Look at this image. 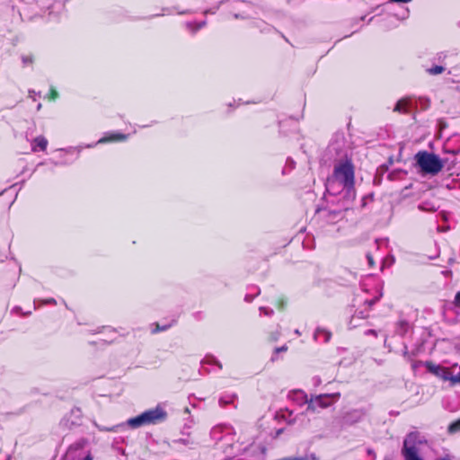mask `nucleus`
I'll return each mask as SVG.
<instances>
[{"label":"nucleus","instance_id":"3","mask_svg":"<svg viewBox=\"0 0 460 460\" xmlns=\"http://www.w3.org/2000/svg\"><path fill=\"white\" fill-rule=\"evenodd\" d=\"M415 161L421 172L424 174L436 175L441 172L444 167L442 160L434 153L428 151H419L415 155Z\"/></svg>","mask_w":460,"mask_h":460},{"label":"nucleus","instance_id":"12","mask_svg":"<svg viewBox=\"0 0 460 460\" xmlns=\"http://www.w3.org/2000/svg\"><path fill=\"white\" fill-rule=\"evenodd\" d=\"M58 97V93L54 87H50L49 94L47 96L49 101H56Z\"/></svg>","mask_w":460,"mask_h":460},{"label":"nucleus","instance_id":"11","mask_svg":"<svg viewBox=\"0 0 460 460\" xmlns=\"http://www.w3.org/2000/svg\"><path fill=\"white\" fill-rule=\"evenodd\" d=\"M317 334L323 337L324 342H329L332 336L331 332L325 330H318Z\"/></svg>","mask_w":460,"mask_h":460},{"label":"nucleus","instance_id":"18","mask_svg":"<svg viewBox=\"0 0 460 460\" xmlns=\"http://www.w3.org/2000/svg\"><path fill=\"white\" fill-rule=\"evenodd\" d=\"M84 460H93V456L91 455V453H89L84 458Z\"/></svg>","mask_w":460,"mask_h":460},{"label":"nucleus","instance_id":"6","mask_svg":"<svg viewBox=\"0 0 460 460\" xmlns=\"http://www.w3.org/2000/svg\"><path fill=\"white\" fill-rule=\"evenodd\" d=\"M128 138V136L119 132H111L105 134L98 140L99 144H106L111 142H124Z\"/></svg>","mask_w":460,"mask_h":460},{"label":"nucleus","instance_id":"8","mask_svg":"<svg viewBox=\"0 0 460 460\" xmlns=\"http://www.w3.org/2000/svg\"><path fill=\"white\" fill-rule=\"evenodd\" d=\"M409 104L410 102L407 99H401L395 104L394 111L406 114L409 112Z\"/></svg>","mask_w":460,"mask_h":460},{"label":"nucleus","instance_id":"9","mask_svg":"<svg viewBox=\"0 0 460 460\" xmlns=\"http://www.w3.org/2000/svg\"><path fill=\"white\" fill-rule=\"evenodd\" d=\"M460 432V418L453 422H451L447 427L448 434H456Z\"/></svg>","mask_w":460,"mask_h":460},{"label":"nucleus","instance_id":"14","mask_svg":"<svg viewBox=\"0 0 460 460\" xmlns=\"http://www.w3.org/2000/svg\"><path fill=\"white\" fill-rule=\"evenodd\" d=\"M448 380L450 381V383L453 385L456 384H460V372L458 374H456V376H451V374H450Z\"/></svg>","mask_w":460,"mask_h":460},{"label":"nucleus","instance_id":"10","mask_svg":"<svg viewBox=\"0 0 460 460\" xmlns=\"http://www.w3.org/2000/svg\"><path fill=\"white\" fill-rule=\"evenodd\" d=\"M445 71V67L442 66H434L428 69L429 74L430 75H439Z\"/></svg>","mask_w":460,"mask_h":460},{"label":"nucleus","instance_id":"17","mask_svg":"<svg viewBox=\"0 0 460 460\" xmlns=\"http://www.w3.org/2000/svg\"><path fill=\"white\" fill-rule=\"evenodd\" d=\"M367 260H368L369 264L373 265L374 261H373V257L370 254L367 255Z\"/></svg>","mask_w":460,"mask_h":460},{"label":"nucleus","instance_id":"7","mask_svg":"<svg viewBox=\"0 0 460 460\" xmlns=\"http://www.w3.org/2000/svg\"><path fill=\"white\" fill-rule=\"evenodd\" d=\"M48 146V140L43 136H39L33 139L31 149L33 152L45 151Z\"/></svg>","mask_w":460,"mask_h":460},{"label":"nucleus","instance_id":"16","mask_svg":"<svg viewBox=\"0 0 460 460\" xmlns=\"http://www.w3.org/2000/svg\"><path fill=\"white\" fill-rule=\"evenodd\" d=\"M288 349V347L287 345H283L281 347H278L274 349V352L276 354L279 353V352H286L287 350Z\"/></svg>","mask_w":460,"mask_h":460},{"label":"nucleus","instance_id":"13","mask_svg":"<svg viewBox=\"0 0 460 460\" xmlns=\"http://www.w3.org/2000/svg\"><path fill=\"white\" fill-rule=\"evenodd\" d=\"M172 325V323H170V324H166V325H163V326H161L159 323H156V324H155V329L153 331V333H156V332H164V331H166V330H168Z\"/></svg>","mask_w":460,"mask_h":460},{"label":"nucleus","instance_id":"1","mask_svg":"<svg viewBox=\"0 0 460 460\" xmlns=\"http://www.w3.org/2000/svg\"><path fill=\"white\" fill-rule=\"evenodd\" d=\"M336 182L349 191L354 189L355 166L351 159L346 158L334 165L332 176L327 178L326 188L332 189Z\"/></svg>","mask_w":460,"mask_h":460},{"label":"nucleus","instance_id":"4","mask_svg":"<svg viewBox=\"0 0 460 460\" xmlns=\"http://www.w3.org/2000/svg\"><path fill=\"white\" fill-rule=\"evenodd\" d=\"M340 397V394H325L312 397L310 400H306L307 411L315 412L317 409H324L331 406L335 400Z\"/></svg>","mask_w":460,"mask_h":460},{"label":"nucleus","instance_id":"15","mask_svg":"<svg viewBox=\"0 0 460 460\" xmlns=\"http://www.w3.org/2000/svg\"><path fill=\"white\" fill-rule=\"evenodd\" d=\"M453 304L455 306L460 307V291L456 294Z\"/></svg>","mask_w":460,"mask_h":460},{"label":"nucleus","instance_id":"5","mask_svg":"<svg viewBox=\"0 0 460 460\" xmlns=\"http://www.w3.org/2000/svg\"><path fill=\"white\" fill-rule=\"evenodd\" d=\"M424 367L430 374L440 377L443 380H448L450 371L447 367H442L440 365H437L432 361L424 362Z\"/></svg>","mask_w":460,"mask_h":460},{"label":"nucleus","instance_id":"2","mask_svg":"<svg viewBox=\"0 0 460 460\" xmlns=\"http://www.w3.org/2000/svg\"><path fill=\"white\" fill-rule=\"evenodd\" d=\"M167 412L160 406L147 410L141 414L128 420V425L132 429H137L146 425H155L164 421Z\"/></svg>","mask_w":460,"mask_h":460}]
</instances>
